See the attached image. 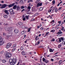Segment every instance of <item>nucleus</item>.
Instances as JSON below:
<instances>
[{
    "label": "nucleus",
    "mask_w": 65,
    "mask_h": 65,
    "mask_svg": "<svg viewBox=\"0 0 65 65\" xmlns=\"http://www.w3.org/2000/svg\"><path fill=\"white\" fill-rule=\"evenodd\" d=\"M17 60L16 59H10L9 62L10 64L11 65H14L15 63Z\"/></svg>",
    "instance_id": "obj_1"
},
{
    "label": "nucleus",
    "mask_w": 65,
    "mask_h": 65,
    "mask_svg": "<svg viewBox=\"0 0 65 65\" xmlns=\"http://www.w3.org/2000/svg\"><path fill=\"white\" fill-rule=\"evenodd\" d=\"M5 55L6 57L9 58L11 56V53L8 52H7L6 53V52H5Z\"/></svg>",
    "instance_id": "obj_2"
},
{
    "label": "nucleus",
    "mask_w": 65,
    "mask_h": 65,
    "mask_svg": "<svg viewBox=\"0 0 65 65\" xmlns=\"http://www.w3.org/2000/svg\"><path fill=\"white\" fill-rule=\"evenodd\" d=\"M3 40L1 37H0V45H1L3 44L4 42L3 41Z\"/></svg>",
    "instance_id": "obj_3"
},
{
    "label": "nucleus",
    "mask_w": 65,
    "mask_h": 65,
    "mask_svg": "<svg viewBox=\"0 0 65 65\" xmlns=\"http://www.w3.org/2000/svg\"><path fill=\"white\" fill-rule=\"evenodd\" d=\"M9 12H10V13H11V14H13L15 13L14 12V11H13V9L12 8L10 9L9 10Z\"/></svg>",
    "instance_id": "obj_4"
},
{
    "label": "nucleus",
    "mask_w": 65,
    "mask_h": 65,
    "mask_svg": "<svg viewBox=\"0 0 65 65\" xmlns=\"http://www.w3.org/2000/svg\"><path fill=\"white\" fill-rule=\"evenodd\" d=\"M9 10H3V12H4L5 13L7 14L8 15L9 14V12H8Z\"/></svg>",
    "instance_id": "obj_5"
},
{
    "label": "nucleus",
    "mask_w": 65,
    "mask_h": 65,
    "mask_svg": "<svg viewBox=\"0 0 65 65\" xmlns=\"http://www.w3.org/2000/svg\"><path fill=\"white\" fill-rule=\"evenodd\" d=\"M42 3L41 2L40 3V2L39 3H37V7H38L39 6H41L42 5Z\"/></svg>",
    "instance_id": "obj_6"
},
{
    "label": "nucleus",
    "mask_w": 65,
    "mask_h": 65,
    "mask_svg": "<svg viewBox=\"0 0 65 65\" xmlns=\"http://www.w3.org/2000/svg\"><path fill=\"white\" fill-rule=\"evenodd\" d=\"M7 5H6V4H4L2 6V8H5L7 7Z\"/></svg>",
    "instance_id": "obj_7"
},
{
    "label": "nucleus",
    "mask_w": 65,
    "mask_h": 65,
    "mask_svg": "<svg viewBox=\"0 0 65 65\" xmlns=\"http://www.w3.org/2000/svg\"><path fill=\"white\" fill-rule=\"evenodd\" d=\"M12 27H9L7 29V30H6V31H10V30H12Z\"/></svg>",
    "instance_id": "obj_8"
},
{
    "label": "nucleus",
    "mask_w": 65,
    "mask_h": 65,
    "mask_svg": "<svg viewBox=\"0 0 65 65\" xmlns=\"http://www.w3.org/2000/svg\"><path fill=\"white\" fill-rule=\"evenodd\" d=\"M20 9H21V7H20V6H18L17 7V9L16 10H17V11H19L20 10Z\"/></svg>",
    "instance_id": "obj_9"
},
{
    "label": "nucleus",
    "mask_w": 65,
    "mask_h": 65,
    "mask_svg": "<svg viewBox=\"0 0 65 65\" xmlns=\"http://www.w3.org/2000/svg\"><path fill=\"white\" fill-rule=\"evenodd\" d=\"M14 3L12 4L9 5L8 6L9 7H11L13 6H14Z\"/></svg>",
    "instance_id": "obj_10"
},
{
    "label": "nucleus",
    "mask_w": 65,
    "mask_h": 65,
    "mask_svg": "<svg viewBox=\"0 0 65 65\" xmlns=\"http://www.w3.org/2000/svg\"><path fill=\"white\" fill-rule=\"evenodd\" d=\"M14 32L15 33H18L19 32V30H18L17 29H15L14 30Z\"/></svg>",
    "instance_id": "obj_11"
},
{
    "label": "nucleus",
    "mask_w": 65,
    "mask_h": 65,
    "mask_svg": "<svg viewBox=\"0 0 65 65\" xmlns=\"http://www.w3.org/2000/svg\"><path fill=\"white\" fill-rule=\"evenodd\" d=\"M17 7V5H15L13 7V9H16Z\"/></svg>",
    "instance_id": "obj_12"
},
{
    "label": "nucleus",
    "mask_w": 65,
    "mask_h": 65,
    "mask_svg": "<svg viewBox=\"0 0 65 65\" xmlns=\"http://www.w3.org/2000/svg\"><path fill=\"white\" fill-rule=\"evenodd\" d=\"M21 53L22 55H25V52H24V51H22L21 52Z\"/></svg>",
    "instance_id": "obj_13"
},
{
    "label": "nucleus",
    "mask_w": 65,
    "mask_h": 65,
    "mask_svg": "<svg viewBox=\"0 0 65 65\" xmlns=\"http://www.w3.org/2000/svg\"><path fill=\"white\" fill-rule=\"evenodd\" d=\"M18 24L20 26H22L23 25V23L21 22H19L18 23Z\"/></svg>",
    "instance_id": "obj_14"
},
{
    "label": "nucleus",
    "mask_w": 65,
    "mask_h": 65,
    "mask_svg": "<svg viewBox=\"0 0 65 65\" xmlns=\"http://www.w3.org/2000/svg\"><path fill=\"white\" fill-rule=\"evenodd\" d=\"M58 39H59V42H62V40H61V38H58Z\"/></svg>",
    "instance_id": "obj_15"
},
{
    "label": "nucleus",
    "mask_w": 65,
    "mask_h": 65,
    "mask_svg": "<svg viewBox=\"0 0 65 65\" xmlns=\"http://www.w3.org/2000/svg\"><path fill=\"white\" fill-rule=\"evenodd\" d=\"M21 34L22 35H23V34H24L25 33V31H23L21 32Z\"/></svg>",
    "instance_id": "obj_16"
},
{
    "label": "nucleus",
    "mask_w": 65,
    "mask_h": 65,
    "mask_svg": "<svg viewBox=\"0 0 65 65\" xmlns=\"http://www.w3.org/2000/svg\"><path fill=\"white\" fill-rule=\"evenodd\" d=\"M7 45L10 47V46H11V43H9L7 44Z\"/></svg>",
    "instance_id": "obj_17"
},
{
    "label": "nucleus",
    "mask_w": 65,
    "mask_h": 65,
    "mask_svg": "<svg viewBox=\"0 0 65 65\" xmlns=\"http://www.w3.org/2000/svg\"><path fill=\"white\" fill-rule=\"evenodd\" d=\"M44 62L46 63H48L49 62V61L47 60H46L44 61Z\"/></svg>",
    "instance_id": "obj_18"
},
{
    "label": "nucleus",
    "mask_w": 65,
    "mask_h": 65,
    "mask_svg": "<svg viewBox=\"0 0 65 65\" xmlns=\"http://www.w3.org/2000/svg\"><path fill=\"white\" fill-rule=\"evenodd\" d=\"M49 51L50 52H53V50L52 49L50 48L49 49Z\"/></svg>",
    "instance_id": "obj_19"
},
{
    "label": "nucleus",
    "mask_w": 65,
    "mask_h": 65,
    "mask_svg": "<svg viewBox=\"0 0 65 65\" xmlns=\"http://www.w3.org/2000/svg\"><path fill=\"white\" fill-rule=\"evenodd\" d=\"M2 62L3 63H6V61L5 60H3L2 61Z\"/></svg>",
    "instance_id": "obj_20"
},
{
    "label": "nucleus",
    "mask_w": 65,
    "mask_h": 65,
    "mask_svg": "<svg viewBox=\"0 0 65 65\" xmlns=\"http://www.w3.org/2000/svg\"><path fill=\"white\" fill-rule=\"evenodd\" d=\"M23 18V21H25V20H26V18H24V17H22Z\"/></svg>",
    "instance_id": "obj_21"
},
{
    "label": "nucleus",
    "mask_w": 65,
    "mask_h": 65,
    "mask_svg": "<svg viewBox=\"0 0 65 65\" xmlns=\"http://www.w3.org/2000/svg\"><path fill=\"white\" fill-rule=\"evenodd\" d=\"M61 27H62L61 30L62 31H63V30L64 29V27H63L62 26H61Z\"/></svg>",
    "instance_id": "obj_22"
},
{
    "label": "nucleus",
    "mask_w": 65,
    "mask_h": 65,
    "mask_svg": "<svg viewBox=\"0 0 65 65\" xmlns=\"http://www.w3.org/2000/svg\"><path fill=\"white\" fill-rule=\"evenodd\" d=\"M61 46H62V45H61V44H59L58 45V47L59 48L60 47H61Z\"/></svg>",
    "instance_id": "obj_23"
},
{
    "label": "nucleus",
    "mask_w": 65,
    "mask_h": 65,
    "mask_svg": "<svg viewBox=\"0 0 65 65\" xmlns=\"http://www.w3.org/2000/svg\"><path fill=\"white\" fill-rule=\"evenodd\" d=\"M20 48L21 50H24V47L23 46H21Z\"/></svg>",
    "instance_id": "obj_24"
},
{
    "label": "nucleus",
    "mask_w": 65,
    "mask_h": 65,
    "mask_svg": "<svg viewBox=\"0 0 65 65\" xmlns=\"http://www.w3.org/2000/svg\"><path fill=\"white\" fill-rule=\"evenodd\" d=\"M30 30H31V27H30L28 29L27 32H29L30 31Z\"/></svg>",
    "instance_id": "obj_25"
},
{
    "label": "nucleus",
    "mask_w": 65,
    "mask_h": 65,
    "mask_svg": "<svg viewBox=\"0 0 65 65\" xmlns=\"http://www.w3.org/2000/svg\"><path fill=\"white\" fill-rule=\"evenodd\" d=\"M29 40H30V39H26V40L24 42L25 43H26L27 41H29Z\"/></svg>",
    "instance_id": "obj_26"
},
{
    "label": "nucleus",
    "mask_w": 65,
    "mask_h": 65,
    "mask_svg": "<svg viewBox=\"0 0 65 65\" xmlns=\"http://www.w3.org/2000/svg\"><path fill=\"white\" fill-rule=\"evenodd\" d=\"M46 60L43 57L42 58V61L43 62L44 61H45Z\"/></svg>",
    "instance_id": "obj_27"
},
{
    "label": "nucleus",
    "mask_w": 65,
    "mask_h": 65,
    "mask_svg": "<svg viewBox=\"0 0 65 65\" xmlns=\"http://www.w3.org/2000/svg\"><path fill=\"white\" fill-rule=\"evenodd\" d=\"M4 25H5V26H8V24L7 23H4Z\"/></svg>",
    "instance_id": "obj_28"
},
{
    "label": "nucleus",
    "mask_w": 65,
    "mask_h": 65,
    "mask_svg": "<svg viewBox=\"0 0 65 65\" xmlns=\"http://www.w3.org/2000/svg\"><path fill=\"white\" fill-rule=\"evenodd\" d=\"M3 35L4 36H6V33L3 32Z\"/></svg>",
    "instance_id": "obj_29"
},
{
    "label": "nucleus",
    "mask_w": 65,
    "mask_h": 65,
    "mask_svg": "<svg viewBox=\"0 0 65 65\" xmlns=\"http://www.w3.org/2000/svg\"><path fill=\"white\" fill-rule=\"evenodd\" d=\"M49 33V32H46L45 36H46V35H48V34Z\"/></svg>",
    "instance_id": "obj_30"
},
{
    "label": "nucleus",
    "mask_w": 65,
    "mask_h": 65,
    "mask_svg": "<svg viewBox=\"0 0 65 65\" xmlns=\"http://www.w3.org/2000/svg\"><path fill=\"white\" fill-rule=\"evenodd\" d=\"M51 41H55V40L54 38H53L52 40H51Z\"/></svg>",
    "instance_id": "obj_31"
},
{
    "label": "nucleus",
    "mask_w": 65,
    "mask_h": 65,
    "mask_svg": "<svg viewBox=\"0 0 65 65\" xmlns=\"http://www.w3.org/2000/svg\"><path fill=\"white\" fill-rule=\"evenodd\" d=\"M60 39H61V40H62V41H63L64 39V38H62V37H61L60 38Z\"/></svg>",
    "instance_id": "obj_32"
},
{
    "label": "nucleus",
    "mask_w": 65,
    "mask_h": 65,
    "mask_svg": "<svg viewBox=\"0 0 65 65\" xmlns=\"http://www.w3.org/2000/svg\"><path fill=\"white\" fill-rule=\"evenodd\" d=\"M62 34V32H58L57 33V34Z\"/></svg>",
    "instance_id": "obj_33"
},
{
    "label": "nucleus",
    "mask_w": 65,
    "mask_h": 65,
    "mask_svg": "<svg viewBox=\"0 0 65 65\" xmlns=\"http://www.w3.org/2000/svg\"><path fill=\"white\" fill-rule=\"evenodd\" d=\"M52 9H51V10H48V12H49V13L50 12H51V11H52Z\"/></svg>",
    "instance_id": "obj_34"
},
{
    "label": "nucleus",
    "mask_w": 65,
    "mask_h": 65,
    "mask_svg": "<svg viewBox=\"0 0 65 65\" xmlns=\"http://www.w3.org/2000/svg\"><path fill=\"white\" fill-rule=\"evenodd\" d=\"M52 3L53 4H55V0H54L52 1Z\"/></svg>",
    "instance_id": "obj_35"
},
{
    "label": "nucleus",
    "mask_w": 65,
    "mask_h": 65,
    "mask_svg": "<svg viewBox=\"0 0 65 65\" xmlns=\"http://www.w3.org/2000/svg\"><path fill=\"white\" fill-rule=\"evenodd\" d=\"M13 47H17V46H16V45L15 44H14L13 45Z\"/></svg>",
    "instance_id": "obj_36"
},
{
    "label": "nucleus",
    "mask_w": 65,
    "mask_h": 65,
    "mask_svg": "<svg viewBox=\"0 0 65 65\" xmlns=\"http://www.w3.org/2000/svg\"><path fill=\"white\" fill-rule=\"evenodd\" d=\"M58 11V9H57L56 8L55 10V11L56 12H57V11Z\"/></svg>",
    "instance_id": "obj_37"
},
{
    "label": "nucleus",
    "mask_w": 65,
    "mask_h": 65,
    "mask_svg": "<svg viewBox=\"0 0 65 65\" xmlns=\"http://www.w3.org/2000/svg\"><path fill=\"white\" fill-rule=\"evenodd\" d=\"M55 31V30L54 29H53L51 30V32H54Z\"/></svg>",
    "instance_id": "obj_38"
},
{
    "label": "nucleus",
    "mask_w": 65,
    "mask_h": 65,
    "mask_svg": "<svg viewBox=\"0 0 65 65\" xmlns=\"http://www.w3.org/2000/svg\"><path fill=\"white\" fill-rule=\"evenodd\" d=\"M43 8H42L41 7L39 9V10H42Z\"/></svg>",
    "instance_id": "obj_39"
},
{
    "label": "nucleus",
    "mask_w": 65,
    "mask_h": 65,
    "mask_svg": "<svg viewBox=\"0 0 65 65\" xmlns=\"http://www.w3.org/2000/svg\"><path fill=\"white\" fill-rule=\"evenodd\" d=\"M38 15V13H36L34 15H35V16H37V15Z\"/></svg>",
    "instance_id": "obj_40"
},
{
    "label": "nucleus",
    "mask_w": 65,
    "mask_h": 65,
    "mask_svg": "<svg viewBox=\"0 0 65 65\" xmlns=\"http://www.w3.org/2000/svg\"><path fill=\"white\" fill-rule=\"evenodd\" d=\"M6 39H8V38H9V37H8V36H6Z\"/></svg>",
    "instance_id": "obj_41"
},
{
    "label": "nucleus",
    "mask_w": 65,
    "mask_h": 65,
    "mask_svg": "<svg viewBox=\"0 0 65 65\" xmlns=\"http://www.w3.org/2000/svg\"><path fill=\"white\" fill-rule=\"evenodd\" d=\"M21 9H23V8H24V6H21Z\"/></svg>",
    "instance_id": "obj_42"
},
{
    "label": "nucleus",
    "mask_w": 65,
    "mask_h": 65,
    "mask_svg": "<svg viewBox=\"0 0 65 65\" xmlns=\"http://www.w3.org/2000/svg\"><path fill=\"white\" fill-rule=\"evenodd\" d=\"M37 37H38V36H37L36 37H35V40L37 41Z\"/></svg>",
    "instance_id": "obj_43"
},
{
    "label": "nucleus",
    "mask_w": 65,
    "mask_h": 65,
    "mask_svg": "<svg viewBox=\"0 0 65 65\" xmlns=\"http://www.w3.org/2000/svg\"><path fill=\"white\" fill-rule=\"evenodd\" d=\"M9 47H10V46L7 45V46H6V48H9Z\"/></svg>",
    "instance_id": "obj_44"
},
{
    "label": "nucleus",
    "mask_w": 65,
    "mask_h": 65,
    "mask_svg": "<svg viewBox=\"0 0 65 65\" xmlns=\"http://www.w3.org/2000/svg\"><path fill=\"white\" fill-rule=\"evenodd\" d=\"M24 27L25 28H27V27H25L24 26H22V27L23 28H24Z\"/></svg>",
    "instance_id": "obj_45"
},
{
    "label": "nucleus",
    "mask_w": 65,
    "mask_h": 65,
    "mask_svg": "<svg viewBox=\"0 0 65 65\" xmlns=\"http://www.w3.org/2000/svg\"><path fill=\"white\" fill-rule=\"evenodd\" d=\"M34 21H35V19H32L31 20V21H32V22H33Z\"/></svg>",
    "instance_id": "obj_46"
},
{
    "label": "nucleus",
    "mask_w": 65,
    "mask_h": 65,
    "mask_svg": "<svg viewBox=\"0 0 65 65\" xmlns=\"http://www.w3.org/2000/svg\"><path fill=\"white\" fill-rule=\"evenodd\" d=\"M26 18L27 20H28V19H29V17H26Z\"/></svg>",
    "instance_id": "obj_47"
},
{
    "label": "nucleus",
    "mask_w": 65,
    "mask_h": 65,
    "mask_svg": "<svg viewBox=\"0 0 65 65\" xmlns=\"http://www.w3.org/2000/svg\"><path fill=\"white\" fill-rule=\"evenodd\" d=\"M40 0H37L36 1V3H37V2H39V1H40Z\"/></svg>",
    "instance_id": "obj_48"
},
{
    "label": "nucleus",
    "mask_w": 65,
    "mask_h": 65,
    "mask_svg": "<svg viewBox=\"0 0 65 65\" xmlns=\"http://www.w3.org/2000/svg\"><path fill=\"white\" fill-rule=\"evenodd\" d=\"M30 8H31L30 7L28 6V7L27 8H28V9H30Z\"/></svg>",
    "instance_id": "obj_49"
},
{
    "label": "nucleus",
    "mask_w": 65,
    "mask_h": 65,
    "mask_svg": "<svg viewBox=\"0 0 65 65\" xmlns=\"http://www.w3.org/2000/svg\"><path fill=\"white\" fill-rule=\"evenodd\" d=\"M48 3V2H46L45 4V5H47V4Z\"/></svg>",
    "instance_id": "obj_50"
},
{
    "label": "nucleus",
    "mask_w": 65,
    "mask_h": 65,
    "mask_svg": "<svg viewBox=\"0 0 65 65\" xmlns=\"http://www.w3.org/2000/svg\"><path fill=\"white\" fill-rule=\"evenodd\" d=\"M41 30H43V28L42 27H41L40 28Z\"/></svg>",
    "instance_id": "obj_51"
},
{
    "label": "nucleus",
    "mask_w": 65,
    "mask_h": 65,
    "mask_svg": "<svg viewBox=\"0 0 65 65\" xmlns=\"http://www.w3.org/2000/svg\"><path fill=\"white\" fill-rule=\"evenodd\" d=\"M55 24H54V23H53L52 24V26H55Z\"/></svg>",
    "instance_id": "obj_52"
},
{
    "label": "nucleus",
    "mask_w": 65,
    "mask_h": 65,
    "mask_svg": "<svg viewBox=\"0 0 65 65\" xmlns=\"http://www.w3.org/2000/svg\"><path fill=\"white\" fill-rule=\"evenodd\" d=\"M58 23H59V25H60V24H61V22L60 21H58Z\"/></svg>",
    "instance_id": "obj_53"
},
{
    "label": "nucleus",
    "mask_w": 65,
    "mask_h": 65,
    "mask_svg": "<svg viewBox=\"0 0 65 65\" xmlns=\"http://www.w3.org/2000/svg\"><path fill=\"white\" fill-rule=\"evenodd\" d=\"M3 51H2L1 52V54H3Z\"/></svg>",
    "instance_id": "obj_54"
},
{
    "label": "nucleus",
    "mask_w": 65,
    "mask_h": 65,
    "mask_svg": "<svg viewBox=\"0 0 65 65\" xmlns=\"http://www.w3.org/2000/svg\"><path fill=\"white\" fill-rule=\"evenodd\" d=\"M51 61H52L53 62V61H54V59L52 58L51 59Z\"/></svg>",
    "instance_id": "obj_55"
},
{
    "label": "nucleus",
    "mask_w": 65,
    "mask_h": 65,
    "mask_svg": "<svg viewBox=\"0 0 65 65\" xmlns=\"http://www.w3.org/2000/svg\"><path fill=\"white\" fill-rule=\"evenodd\" d=\"M24 10H25V9H23L21 11H22V12H23V11H24Z\"/></svg>",
    "instance_id": "obj_56"
},
{
    "label": "nucleus",
    "mask_w": 65,
    "mask_h": 65,
    "mask_svg": "<svg viewBox=\"0 0 65 65\" xmlns=\"http://www.w3.org/2000/svg\"><path fill=\"white\" fill-rule=\"evenodd\" d=\"M37 44H39L40 43L39 42V41L37 43Z\"/></svg>",
    "instance_id": "obj_57"
},
{
    "label": "nucleus",
    "mask_w": 65,
    "mask_h": 65,
    "mask_svg": "<svg viewBox=\"0 0 65 65\" xmlns=\"http://www.w3.org/2000/svg\"><path fill=\"white\" fill-rule=\"evenodd\" d=\"M42 47H43V46H41L39 47V48H42Z\"/></svg>",
    "instance_id": "obj_58"
},
{
    "label": "nucleus",
    "mask_w": 65,
    "mask_h": 65,
    "mask_svg": "<svg viewBox=\"0 0 65 65\" xmlns=\"http://www.w3.org/2000/svg\"><path fill=\"white\" fill-rule=\"evenodd\" d=\"M14 51H15V49H13L12 50V52H14Z\"/></svg>",
    "instance_id": "obj_59"
},
{
    "label": "nucleus",
    "mask_w": 65,
    "mask_h": 65,
    "mask_svg": "<svg viewBox=\"0 0 65 65\" xmlns=\"http://www.w3.org/2000/svg\"><path fill=\"white\" fill-rule=\"evenodd\" d=\"M59 25H57V26H56V27L57 28V27H59Z\"/></svg>",
    "instance_id": "obj_60"
},
{
    "label": "nucleus",
    "mask_w": 65,
    "mask_h": 65,
    "mask_svg": "<svg viewBox=\"0 0 65 65\" xmlns=\"http://www.w3.org/2000/svg\"><path fill=\"white\" fill-rule=\"evenodd\" d=\"M41 20L42 21H43V19L42 18H41Z\"/></svg>",
    "instance_id": "obj_61"
},
{
    "label": "nucleus",
    "mask_w": 65,
    "mask_h": 65,
    "mask_svg": "<svg viewBox=\"0 0 65 65\" xmlns=\"http://www.w3.org/2000/svg\"><path fill=\"white\" fill-rule=\"evenodd\" d=\"M61 62H62V60H61L59 62V63H61Z\"/></svg>",
    "instance_id": "obj_62"
},
{
    "label": "nucleus",
    "mask_w": 65,
    "mask_h": 65,
    "mask_svg": "<svg viewBox=\"0 0 65 65\" xmlns=\"http://www.w3.org/2000/svg\"><path fill=\"white\" fill-rule=\"evenodd\" d=\"M60 4H59V3L57 5V6H59V5H60Z\"/></svg>",
    "instance_id": "obj_63"
},
{
    "label": "nucleus",
    "mask_w": 65,
    "mask_h": 65,
    "mask_svg": "<svg viewBox=\"0 0 65 65\" xmlns=\"http://www.w3.org/2000/svg\"><path fill=\"white\" fill-rule=\"evenodd\" d=\"M30 2H32L33 1L32 0H29Z\"/></svg>",
    "instance_id": "obj_64"
}]
</instances>
